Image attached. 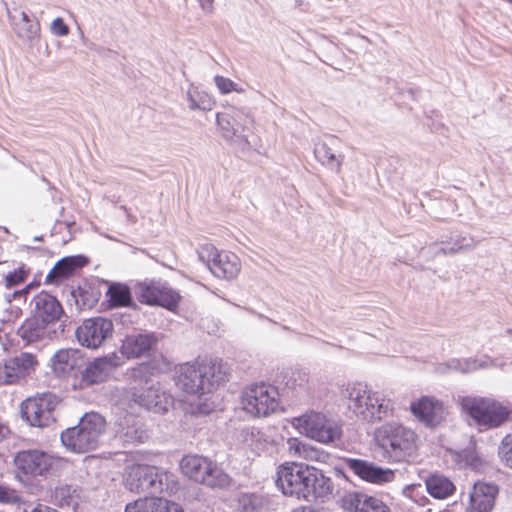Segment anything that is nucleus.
Listing matches in <instances>:
<instances>
[{"mask_svg": "<svg viewBox=\"0 0 512 512\" xmlns=\"http://www.w3.org/2000/svg\"><path fill=\"white\" fill-rule=\"evenodd\" d=\"M275 484L284 496L308 501L333 493L331 479L304 462L285 461L276 469Z\"/></svg>", "mask_w": 512, "mask_h": 512, "instance_id": "1", "label": "nucleus"}, {"mask_svg": "<svg viewBox=\"0 0 512 512\" xmlns=\"http://www.w3.org/2000/svg\"><path fill=\"white\" fill-rule=\"evenodd\" d=\"M176 386L183 392L202 396L215 391L228 381L229 368L222 359L197 358L175 367Z\"/></svg>", "mask_w": 512, "mask_h": 512, "instance_id": "2", "label": "nucleus"}, {"mask_svg": "<svg viewBox=\"0 0 512 512\" xmlns=\"http://www.w3.org/2000/svg\"><path fill=\"white\" fill-rule=\"evenodd\" d=\"M375 443L388 463H410L419 455L420 439L411 428L388 423L375 431Z\"/></svg>", "mask_w": 512, "mask_h": 512, "instance_id": "3", "label": "nucleus"}, {"mask_svg": "<svg viewBox=\"0 0 512 512\" xmlns=\"http://www.w3.org/2000/svg\"><path fill=\"white\" fill-rule=\"evenodd\" d=\"M240 406L247 416L254 419L267 418L282 411L278 388L264 381L251 383L243 388Z\"/></svg>", "mask_w": 512, "mask_h": 512, "instance_id": "4", "label": "nucleus"}, {"mask_svg": "<svg viewBox=\"0 0 512 512\" xmlns=\"http://www.w3.org/2000/svg\"><path fill=\"white\" fill-rule=\"evenodd\" d=\"M349 407L353 412L368 422L380 421L393 413V403L367 384L353 383L348 385Z\"/></svg>", "mask_w": 512, "mask_h": 512, "instance_id": "5", "label": "nucleus"}, {"mask_svg": "<svg viewBox=\"0 0 512 512\" xmlns=\"http://www.w3.org/2000/svg\"><path fill=\"white\" fill-rule=\"evenodd\" d=\"M105 428L104 417L95 412L86 413L77 426L61 433V442L74 453H86L98 447Z\"/></svg>", "mask_w": 512, "mask_h": 512, "instance_id": "6", "label": "nucleus"}, {"mask_svg": "<svg viewBox=\"0 0 512 512\" xmlns=\"http://www.w3.org/2000/svg\"><path fill=\"white\" fill-rule=\"evenodd\" d=\"M461 409L476 424L496 428L504 424L512 414V405L489 397L465 396L459 400Z\"/></svg>", "mask_w": 512, "mask_h": 512, "instance_id": "7", "label": "nucleus"}, {"mask_svg": "<svg viewBox=\"0 0 512 512\" xmlns=\"http://www.w3.org/2000/svg\"><path fill=\"white\" fill-rule=\"evenodd\" d=\"M61 401L52 392L37 393L21 403L22 418L33 427H49L56 422V412Z\"/></svg>", "mask_w": 512, "mask_h": 512, "instance_id": "8", "label": "nucleus"}, {"mask_svg": "<svg viewBox=\"0 0 512 512\" xmlns=\"http://www.w3.org/2000/svg\"><path fill=\"white\" fill-rule=\"evenodd\" d=\"M291 423L296 430L322 444L333 443L342 436L341 427L321 412H307L294 417Z\"/></svg>", "mask_w": 512, "mask_h": 512, "instance_id": "9", "label": "nucleus"}, {"mask_svg": "<svg viewBox=\"0 0 512 512\" xmlns=\"http://www.w3.org/2000/svg\"><path fill=\"white\" fill-rule=\"evenodd\" d=\"M135 294L140 303L150 306H161L175 311L181 301L180 294L166 282L149 280L135 285Z\"/></svg>", "mask_w": 512, "mask_h": 512, "instance_id": "10", "label": "nucleus"}, {"mask_svg": "<svg viewBox=\"0 0 512 512\" xmlns=\"http://www.w3.org/2000/svg\"><path fill=\"white\" fill-rule=\"evenodd\" d=\"M121 365L122 359L116 352L97 357L87 364L81 373L79 382L74 383L73 388L82 390L93 385L101 384L107 381L113 371Z\"/></svg>", "mask_w": 512, "mask_h": 512, "instance_id": "11", "label": "nucleus"}, {"mask_svg": "<svg viewBox=\"0 0 512 512\" xmlns=\"http://www.w3.org/2000/svg\"><path fill=\"white\" fill-rule=\"evenodd\" d=\"M410 412L418 422L427 428L440 426L446 418L447 410L440 399L431 395H422L410 403Z\"/></svg>", "mask_w": 512, "mask_h": 512, "instance_id": "12", "label": "nucleus"}, {"mask_svg": "<svg viewBox=\"0 0 512 512\" xmlns=\"http://www.w3.org/2000/svg\"><path fill=\"white\" fill-rule=\"evenodd\" d=\"M113 322L107 318L86 319L76 330V337L82 346L99 348L106 339L112 337Z\"/></svg>", "mask_w": 512, "mask_h": 512, "instance_id": "13", "label": "nucleus"}, {"mask_svg": "<svg viewBox=\"0 0 512 512\" xmlns=\"http://www.w3.org/2000/svg\"><path fill=\"white\" fill-rule=\"evenodd\" d=\"M38 364L36 356L28 352L0 362V385L18 383L34 372Z\"/></svg>", "mask_w": 512, "mask_h": 512, "instance_id": "14", "label": "nucleus"}, {"mask_svg": "<svg viewBox=\"0 0 512 512\" xmlns=\"http://www.w3.org/2000/svg\"><path fill=\"white\" fill-rule=\"evenodd\" d=\"M54 463V457L39 450H23L18 452L14 458L17 472L27 477L47 474Z\"/></svg>", "mask_w": 512, "mask_h": 512, "instance_id": "15", "label": "nucleus"}, {"mask_svg": "<svg viewBox=\"0 0 512 512\" xmlns=\"http://www.w3.org/2000/svg\"><path fill=\"white\" fill-rule=\"evenodd\" d=\"M499 486L495 483L477 481L474 483L467 504V512H493L499 495Z\"/></svg>", "mask_w": 512, "mask_h": 512, "instance_id": "16", "label": "nucleus"}, {"mask_svg": "<svg viewBox=\"0 0 512 512\" xmlns=\"http://www.w3.org/2000/svg\"><path fill=\"white\" fill-rule=\"evenodd\" d=\"M345 465L361 480L372 484H385L394 481L395 472L390 468H382L362 459L347 458Z\"/></svg>", "mask_w": 512, "mask_h": 512, "instance_id": "17", "label": "nucleus"}, {"mask_svg": "<svg viewBox=\"0 0 512 512\" xmlns=\"http://www.w3.org/2000/svg\"><path fill=\"white\" fill-rule=\"evenodd\" d=\"M158 472L154 466L147 464H132L124 473L125 487L135 493L150 490L155 487Z\"/></svg>", "mask_w": 512, "mask_h": 512, "instance_id": "18", "label": "nucleus"}, {"mask_svg": "<svg viewBox=\"0 0 512 512\" xmlns=\"http://www.w3.org/2000/svg\"><path fill=\"white\" fill-rule=\"evenodd\" d=\"M346 512H391L390 507L380 498L363 492H349L341 499Z\"/></svg>", "mask_w": 512, "mask_h": 512, "instance_id": "19", "label": "nucleus"}, {"mask_svg": "<svg viewBox=\"0 0 512 512\" xmlns=\"http://www.w3.org/2000/svg\"><path fill=\"white\" fill-rule=\"evenodd\" d=\"M157 342L153 333L128 335L122 341L120 351L127 359H136L148 355Z\"/></svg>", "mask_w": 512, "mask_h": 512, "instance_id": "20", "label": "nucleus"}, {"mask_svg": "<svg viewBox=\"0 0 512 512\" xmlns=\"http://www.w3.org/2000/svg\"><path fill=\"white\" fill-rule=\"evenodd\" d=\"M125 512H185L183 507L162 496H146L126 505Z\"/></svg>", "mask_w": 512, "mask_h": 512, "instance_id": "21", "label": "nucleus"}, {"mask_svg": "<svg viewBox=\"0 0 512 512\" xmlns=\"http://www.w3.org/2000/svg\"><path fill=\"white\" fill-rule=\"evenodd\" d=\"M133 401L155 413H165L172 404V398L159 386H150L133 393Z\"/></svg>", "mask_w": 512, "mask_h": 512, "instance_id": "22", "label": "nucleus"}, {"mask_svg": "<svg viewBox=\"0 0 512 512\" xmlns=\"http://www.w3.org/2000/svg\"><path fill=\"white\" fill-rule=\"evenodd\" d=\"M209 268L218 278L233 279L241 271V261L233 252L220 251L211 260Z\"/></svg>", "mask_w": 512, "mask_h": 512, "instance_id": "23", "label": "nucleus"}, {"mask_svg": "<svg viewBox=\"0 0 512 512\" xmlns=\"http://www.w3.org/2000/svg\"><path fill=\"white\" fill-rule=\"evenodd\" d=\"M34 302L35 314L33 316L39 317L45 324L48 325L60 319L63 312L62 306L54 296L40 292L34 297Z\"/></svg>", "mask_w": 512, "mask_h": 512, "instance_id": "24", "label": "nucleus"}, {"mask_svg": "<svg viewBox=\"0 0 512 512\" xmlns=\"http://www.w3.org/2000/svg\"><path fill=\"white\" fill-rule=\"evenodd\" d=\"M288 453L292 457L301 458L305 461L327 463L329 454L309 443L300 440L297 437H291L287 440Z\"/></svg>", "mask_w": 512, "mask_h": 512, "instance_id": "25", "label": "nucleus"}, {"mask_svg": "<svg viewBox=\"0 0 512 512\" xmlns=\"http://www.w3.org/2000/svg\"><path fill=\"white\" fill-rule=\"evenodd\" d=\"M212 460L200 455H187L182 458L180 468L189 479L203 485L205 476L211 469Z\"/></svg>", "mask_w": 512, "mask_h": 512, "instance_id": "26", "label": "nucleus"}, {"mask_svg": "<svg viewBox=\"0 0 512 512\" xmlns=\"http://www.w3.org/2000/svg\"><path fill=\"white\" fill-rule=\"evenodd\" d=\"M87 263L83 256H69L59 260L46 276L47 283H54L57 280L65 279L73 275L78 269Z\"/></svg>", "mask_w": 512, "mask_h": 512, "instance_id": "27", "label": "nucleus"}, {"mask_svg": "<svg viewBox=\"0 0 512 512\" xmlns=\"http://www.w3.org/2000/svg\"><path fill=\"white\" fill-rule=\"evenodd\" d=\"M425 487L430 496L435 499H446L454 494L455 485L453 482L439 474H432L425 480Z\"/></svg>", "mask_w": 512, "mask_h": 512, "instance_id": "28", "label": "nucleus"}, {"mask_svg": "<svg viewBox=\"0 0 512 512\" xmlns=\"http://www.w3.org/2000/svg\"><path fill=\"white\" fill-rule=\"evenodd\" d=\"M47 324L39 317L27 318L18 329V335L26 343H34L44 338Z\"/></svg>", "mask_w": 512, "mask_h": 512, "instance_id": "29", "label": "nucleus"}, {"mask_svg": "<svg viewBox=\"0 0 512 512\" xmlns=\"http://www.w3.org/2000/svg\"><path fill=\"white\" fill-rule=\"evenodd\" d=\"M79 364L78 351L62 349L56 352L52 359L53 371L58 374H67Z\"/></svg>", "mask_w": 512, "mask_h": 512, "instance_id": "30", "label": "nucleus"}, {"mask_svg": "<svg viewBox=\"0 0 512 512\" xmlns=\"http://www.w3.org/2000/svg\"><path fill=\"white\" fill-rule=\"evenodd\" d=\"M316 158L323 164L337 173L341 172L343 156L337 157L332 148L326 143H319L314 150Z\"/></svg>", "mask_w": 512, "mask_h": 512, "instance_id": "31", "label": "nucleus"}, {"mask_svg": "<svg viewBox=\"0 0 512 512\" xmlns=\"http://www.w3.org/2000/svg\"><path fill=\"white\" fill-rule=\"evenodd\" d=\"M232 483L233 479L214 461H212L211 469L207 473V476H205L203 485L211 488L226 489L229 488Z\"/></svg>", "mask_w": 512, "mask_h": 512, "instance_id": "32", "label": "nucleus"}, {"mask_svg": "<svg viewBox=\"0 0 512 512\" xmlns=\"http://www.w3.org/2000/svg\"><path fill=\"white\" fill-rule=\"evenodd\" d=\"M107 297L111 307L129 306L132 300L129 287L119 283L110 285Z\"/></svg>", "mask_w": 512, "mask_h": 512, "instance_id": "33", "label": "nucleus"}, {"mask_svg": "<svg viewBox=\"0 0 512 512\" xmlns=\"http://www.w3.org/2000/svg\"><path fill=\"white\" fill-rule=\"evenodd\" d=\"M127 425L125 431H120L121 437L127 443H144L148 440L149 435L146 430L142 429L133 419L125 420Z\"/></svg>", "mask_w": 512, "mask_h": 512, "instance_id": "34", "label": "nucleus"}, {"mask_svg": "<svg viewBox=\"0 0 512 512\" xmlns=\"http://www.w3.org/2000/svg\"><path fill=\"white\" fill-rule=\"evenodd\" d=\"M20 16H21L22 23L28 24V28H23L20 26V24H16L17 25V35L20 38L29 39V40L37 37L39 34V30H40L39 24L33 23L32 20L30 19V17L28 16V14L24 11L20 12Z\"/></svg>", "mask_w": 512, "mask_h": 512, "instance_id": "35", "label": "nucleus"}, {"mask_svg": "<svg viewBox=\"0 0 512 512\" xmlns=\"http://www.w3.org/2000/svg\"><path fill=\"white\" fill-rule=\"evenodd\" d=\"M29 275L30 269L25 264H21L17 269H14L5 276L6 288L10 289L25 282Z\"/></svg>", "mask_w": 512, "mask_h": 512, "instance_id": "36", "label": "nucleus"}, {"mask_svg": "<svg viewBox=\"0 0 512 512\" xmlns=\"http://www.w3.org/2000/svg\"><path fill=\"white\" fill-rule=\"evenodd\" d=\"M498 455L504 465L512 469V432L505 435L501 440Z\"/></svg>", "mask_w": 512, "mask_h": 512, "instance_id": "37", "label": "nucleus"}, {"mask_svg": "<svg viewBox=\"0 0 512 512\" xmlns=\"http://www.w3.org/2000/svg\"><path fill=\"white\" fill-rule=\"evenodd\" d=\"M214 82L221 94H228L233 91L242 93L244 91L237 83L221 75H216L214 77Z\"/></svg>", "mask_w": 512, "mask_h": 512, "instance_id": "38", "label": "nucleus"}, {"mask_svg": "<svg viewBox=\"0 0 512 512\" xmlns=\"http://www.w3.org/2000/svg\"><path fill=\"white\" fill-rule=\"evenodd\" d=\"M258 499L253 494L243 493L237 498V507L240 512H256Z\"/></svg>", "mask_w": 512, "mask_h": 512, "instance_id": "39", "label": "nucleus"}, {"mask_svg": "<svg viewBox=\"0 0 512 512\" xmlns=\"http://www.w3.org/2000/svg\"><path fill=\"white\" fill-rule=\"evenodd\" d=\"M140 371H157L163 372L170 369V362L163 356L153 359L150 362L142 363L139 367Z\"/></svg>", "mask_w": 512, "mask_h": 512, "instance_id": "40", "label": "nucleus"}, {"mask_svg": "<svg viewBox=\"0 0 512 512\" xmlns=\"http://www.w3.org/2000/svg\"><path fill=\"white\" fill-rule=\"evenodd\" d=\"M75 490L70 485H61L55 488L54 496L60 505H69Z\"/></svg>", "mask_w": 512, "mask_h": 512, "instance_id": "41", "label": "nucleus"}, {"mask_svg": "<svg viewBox=\"0 0 512 512\" xmlns=\"http://www.w3.org/2000/svg\"><path fill=\"white\" fill-rule=\"evenodd\" d=\"M20 502V496L17 490L5 485H0V503L16 504Z\"/></svg>", "mask_w": 512, "mask_h": 512, "instance_id": "42", "label": "nucleus"}, {"mask_svg": "<svg viewBox=\"0 0 512 512\" xmlns=\"http://www.w3.org/2000/svg\"><path fill=\"white\" fill-rule=\"evenodd\" d=\"M51 31L57 36H66L69 34V27L62 18H56L51 23Z\"/></svg>", "mask_w": 512, "mask_h": 512, "instance_id": "43", "label": "nucleus"}, {"mask_svg": "<svg viewBox=\"0 0 512 512\" xmlns=\"http://www.w3.org/2000/svg\"><path fill=\"white\" fill-rule=\"evenodd\" d=\"M213 410V407L211 404L209 403H203V404H200L195 410H193L192 412L195 413V414H209L211 411Z\"/></svg>", "mask_w": 512, "mask_h": 512, "instance_id": "44", "label": "nucleus"}, {"mask_svg": "<svg viewBox=\"0 0 512 512\" xmlns=\"http://www.w3.org/2000/svg\"><path fill=\"white\" fill-rule=\"evenodd\" d=\"M312 512H334V508L330 504L312 505Z\"/></svg>", "mask_w": 512, "mask_h": 512, "instance_id": "45", "label": "nucleus"}, {"mask_svg": "<svg viewBox=\"0 0 512 512\" xmlns=\"http://www.w3.org/2000/svg\"><path fill=\"white\" fill-rule=\"evenodd\" d=\"M297 380L300 381L299 385L303 386V385H305L307 383L308 378H307V375L304 374V373H297V374H295V376L292 378V381H291L293 388H295V383L294 382H296Z\"/></svg>", "mask_w": 512, "mask_h": 512, "instance_id": "46", "label": "nucleus"}, {"mask_svg": "<svg viewBox=\"0 0 512 512\" xmlns=\"http://www.w3.org/2000/svg\"><path fill=\"white\" fill-rule=\"evenodd\" d=\"M291 512H312V505H301L294 508Z\"/></svg>", "mask_w": 512, "mask_h": 512, "instance_id": "47", "label": "nucleus"}, {"mask_svg": "<svg viewBox=\"0 0 512 512\" xmlns=\"http://www.w3.org/2000/svg\"><path fill=\"white\" fill-rule=\"evenodd\" d=\"M201 4L203 7H209L212 8L213 0H201Z\"/></svg>", "mask_w": 512, "mask_h": 512, "instance_id": "48", "label": "nucleus"}, {"mask_svg": "<svg viewBox=\"0 0 512 512\" xmlns=\"http://www.w3.org/2000/svg\"><path fill=\"white\" fill-rule=\"evenodd\" d=\"M33 287H34V284L30 283V284H28V285L24 288L23 292H24V293H27V292H28V290H29L30 288H33Z\"/></svg>", "mask_w": 512, "mask_h": 512, "instance_id": "49", "label": "nucleus"}, {"mask_svg": "<svg viewBox=\"0 0 512 512\" xmlns=\"http://www.w3.org/2000/svg\"><path fill=\"white\" fill-rule=\"evenodd\" d=\"M33 287H34V284L30 283V284H28V285L24 288L23 292H24V293H27V292H28V290H29L30 288H33Z\"/></svg>", "mask_w": 512, "mask_h": 512, "instance_id": "50", "label": "nucleus"}, {"mask_svg": "<svg viewBox=\"0 0 512 512\" xmlns=\"http://www.w3.org/2000/svg\"><path fill=\"white\" fill-rule=\"evenodd\" d=\"M222 120H223L222 115L218 113L217 114V122H218L219 125H222Z\"/></svg>", "mask_w": 512, "mask_h": 512, "instance_id": "51", "label": "nucleus"}, {"mask_svg": "<svg viewBox=\"0 0 512 512\" xmlns=\"http://www.w3.org/2000/svg\"><path fill=\"white\" fill-rule=\"evenodd\" d=\"M21 27L23 28H28V24H24V23H19Z\"/></svg>", "mask_w": 512, "mask_h": 512, "instance_id": "52", "label": "nucleus"}, {"mask_svg": "<svg viewBox=\"0 0 512 512\" xmlns=\"http://www.w3.org/2000/svg\"><path fill=\"white\" fill-rule=\"evenodd\" d=\"M510 4H512V0H507Z\"/></svg>", "mask_w": 512, "mask_h": 512, "instance_id": "53", "label": "nucleus"}]
</instances>
